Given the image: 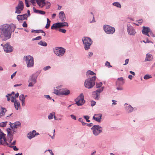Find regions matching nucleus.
Wrapping results in <instances>:
<instances>
[{
	"label": "nucleus",
	"instance_id": "a878e982",
	"mask_svg": "<svg viewBox=\"0 0 155 155\" xmlns=\"http://www.w3.org/2000/svg\"><path fill=\"white\" fill-rule=\"evenodd\" d=\"M60 25L59 23H54L51 26V28L52 29H56L58 28H60Z\"/></svg>",
	"mask_w": 155,
	"mask_h": 155
},
{
	"label": "nucleus",
	"instance_id": "f03ea898",
	"mask_svg": "<svg viewBox=\"0 0 155 155\" xmlns=\"http://www.w3.org/2000/svg\"><path fill=\"white\" fill-rule=\"evenodd\" d=\"M89 78L87 79L84 82L85 87L88 89L92 88L95 84V81L96 78V76H94L89 77Z\"/></svg>",
	"mask_w": 155,
	"mask_h": 155
},
{
	"label": "nucleus",
	"instance_id": "aec40b11",
	"mask_svg": "<svg viewBox=\"0 0 155 155\" xmlns=\"http://www.w3.org/2000/svg\"><path fill=\"white\" fill-rule=\"evenodd\" d=\"M28 17L27 14H25L23 15H18L17 18L19 21H20L26 19Z\"/></svg>",
	"mask_w": 155,
	"mask_h": 155
},
{
	"label": "nucleus",
	"instance_id": "9b49d317",
	"mask_svg": "<svg viewBox=\"0 0 155 155\" xmlns=\"http://www.w3.org/2000/svg\"><path fill=\"white\" fill-rule=\"evenodd\" d=\"M24 8L23 3L21 1H19L17 6L16 7L15 13L19 14L21 13Z\"/></svg>",
	"mask_w": 155,
	"mask_h": 155
},
{
	"label": "nucleus",
	"instance_id": "de8ad7c7",
	"mask_svg": "<svg viewBox=\"0 0 155 155\" xmlns=\"http://www.w3.org/2000/svg\"><path fill=\"white\" fill-rule=\"evenodd\" d=\"M51 67L49 66H47L43 68L44 71H46L51 68Z\"/></svg>",
	"mask_w": 155,
	"mask_h": 155
},
{
	"label": "nucleus",
	"instance_id": "f704fd0d",
	"mask_svg": "<svg viewBox=\"0 0 155 155\" xmlns=\"http://www.w3.org/2000/svg\"><path fill=\"white\" fill-rule=\"evenodd\" d=\"M55 114V113L54 112H52L48 116V118L49 119H51L53 118V116H54Z\"/></svg>",
	"mask_w": 155,
	"mask_h": 155
},
{
	"label": "nucleus",
	"instance_id": "69168bd1",
	"mask_svg": "<svg viewBox=\"0 0 155 155\" xmlns=\"http://www.w3.org/2000/svg\"><path fill=\"white\" fill-rule=\"evenodd\" d=\"M87 126L88 127H91L93 125V124L92 123H90V124H86Z\"/></svg>",
	"mask_w": 155,
	"mask_h": 155
},
{
	"label": "nucleus",
	"instance_id": "473e14b6",
	"mask_svg": "<svg viewBox=\"0 0 155 155\" xmlns=\"http://www.w3.org/2000/svg\"><path fill=\"white\" fill-rule=\"evenodd\" d=\"M53 93L57 95H61V90H58L55 89Z\"/></svg>",
	"mask_w": 155,
	"mask_h": 155
},
{
	"label": "nucleus",
	"instance_id": "a211bd4d",
	"mask_svg": "<svg viewBox=\"0 0 155 155\" xmlns=\"http://www.w3.org/2000/svg\"><path fill=\"white\" fill-rule=\"evenodd\" d=\"M11 129L8 128L7 129V137L8 138V139L9 140V142H11L12 140L13 136L12 135V131H11Z\"/></svg>",
	"mask_w": 155,
	"mask_h": 155
},
{
	"label": "nucleus",
	"instance_id": "1a4fd4ad",
	"mask_svg": "<svg viewBox=\"0 0 155 155\" xmlns=\"http://www.w3.org/2000/svg\"><path fill=\"white\" fill-rule=\"evenodd\" d=\"M104 31L107 34H113L115 31L114 28L107 25L104 27Z\"/></svg>",
	"mask_w": 155,
	"mask_h": 155
},
{
	"label": "nucleus",
	"instance_id": "a18cd8bd",
	"mask_svg": "<svg viewBox=\"0 0 155 155\" xmlns=\"http://www.w3.org/2000/svg\"><path fill=\"white\" fill-rule=\"evenodd\" d=\"M58 30L60 32H61L64 33H65L66 31V30L64 29L60 28Z\"/></svg>",
	"mask_w": 155,
	"mask_h": 155
},
{
	"label": "nucleus",
	"instance_id": "338daca9",
	"mask_svg": "<svg viewBox=\"0 0 155 155\" xmlns=\"http://www.w3.org/2000/svg\"><path fill=\"white\" fill-rule=\"evenodd\" d=\"M130 73L131 74H132V75H133L134 76H135V72L133 71H130Z\"/></svg>",
	"mask_w": 155,
	"mask_h": 155
},
{
	"label": "nucleus",
	"instance_id": "8fccbe9b",
	"mask_svg": "<svg viewBox=\"0 0 155 155\" xmlns=\"http://www.w3.org/2000/svg\"><path fill=\"white\" fill-rule=\"evenodd\" d=\"M26 5L27 7H29V5L28 4V0H25Z\"/></svg>",
	"mask_w": 155,
	"mask_h": 155
},
{
	"label": "nucleus",
	"instance_id": "2eb2a0df",
	"mask_svg": "<svg viewBox=\"0 0 155 155\" xmlns=\"http://www.w3.org/2000/svg\"><path fill=\"white\" fill-rule=\"evenodd\" d=\"M3 49L4 51L7 53L10 52L12 51V47L8 43H7L4 45Z\"/></svg>",
	"mask_w": 155,
	"mask_h": 155
},
{
	"label": "nucleus",
	"instance_id": "20e7f679",
	"mask_svg": "<svg viewBox=\"0 0 155 155\" xmlns=\"http://www.w3.org/2000/svg\"><path fill=\"white\" fill-rule=\"evenodd\" d=\"M24 59L26 61L27 66L28 67H33L34 64L33 58L30 56H26L24 58Z\"/></svg>",
	"mask_w": 155,
	"mask_h": 155
},
{
	"label": "nucleus",
	"instance_id": "dca6fc26",
	"mask_svg": "<svg viewBox=\"0 0 155 155\" xmlns=\"http://www.w3.org/2000/svg\"><path fill=\"white\" fill-rule=\"evenodd\" d=\"M102 116V114H95L93 117V119L98 122H100Z\"/></svg>",
	"mask_w": 155,
	"mask_h": 155
},
{
	"label": "nucleus",
	"instance_id": "ea45409f",
	"mask_svg": "<svg viewBox=\"0 0 155 155\" xmlns=\"http://www.w3.org/2000/svg\"><path fill=\"white\" fill-rule=\"evenodd\" d=\"M78 120L79 121L81 122V123L82 124L83 126L85 125L86 124V123L83 122V119L82 118H79L78 119Z\"/></svg>",
	"mask_w": 155,
	"mask_h": 155
},
{
	"label": "nucleus",
	"instance_id": "423d86ee",
	"mask_svg": "<svg viewBox=\"0 0 155 155\" xmlns=\"http://www.w3.org/2000/svg\"><path fill=\"white\" fill-rule=\"evenodd\" d=\"M91 129L92 130L93 134L95 136L98 135L102 132L101 127L99 125H94Z\"/></svg>",
	"mask_w": 155,
	"mask_h": 155
},
{
	"label": "nucleus",
	"instance_id": "bb28decb",
	"mask_svg": "<svg viewBox=\"0 0 155 155\" xmlns=\"http://www.w3.org/2000/svg\"><path fill=\"white\" fill-rule=\"evenodd\" d=\"M137 108L135 107L133 108L131 106L129 105L127 107V111L129 112H132L134 110H137Z\"/></svg>",
	"mask_w": 155,
	"mask_h": 155
},
{
	"label": "nucleus",
	"instance_id": "37998d69",
	"mask_svg": "<svg viewBox=\"0 0 155 155\" xmlns=\"http://www.w3.org/2000/svg\"><path fill=\"white\" fill-rule=\"evenodd\" d=\"M83 117L86 119L87 122H90V120H89V117L88 116H84Z\"/></svg>",
	"mask_w": 155,
	"mask_h": 155
},
{
	"label": "nucleus",
	"instance_id": "f3484780",
	"mask_svg": "<svg viewBox=\"0 0 155 155\" xmlns=\"http://www.w3.org/2000/svg\"><path fill=\"white\" fill-rule=\"evenodd\" d=\"M150 31V28L148 27L143 26V29L142 31V33L145 35H147L148 37H149V32Z\"/></svg>",
	"mask_w": 155,
	"mask_h": 155
},
{
	"label": "nucleus",
	"instance_id": "e433bc0d",
	"mask_svg": "<svg viewBox=\"0 0 155 155\" xmlns=\"http://www.w3.org/2000/svg\"><path fill=\"white\" fill-rule=\"evenodd\" d=\"M152 78L150 75L147 74L144 76L143 78L145 80H147Z\"/></svg>",
	"mask_w": 155,
	"mask_h": 155
},
{
	"label": "nucleus",
	"instance_id": "680f3d73",
	"mask_svg": "<svg viewBox=\"0 0 155 155\" xmlns=\"http://www.w3.org/2000/svg\"><path fill=\"white\" fill-rule=\"evenodd\" d=\"M33 10L34 12L36 13H39L40 10H38L36 9L35 8H33Z\"/></svg>",
	"mask_w": 155,
	"mask_h": 155
},
{
	"label": "nucleus",
	"instance_id": "0eeeda50",
	"mask_svg": "<svg viewBox=\"0 0 155 155\" xmlns=\"http://www.w3.org/2000/svg\"><path fill=\"white\" fill-rule=\"evenodd\" d=\"M1 131V130L0 129V145L8 146V144L6 142V139L5 138L6 135Z\"/></svg>",
	"mask_w": 155,
	"mask_h": 155
},
{
	"label": "nucleus",
	"instance_id": "6e6552de",
	"mask_svg": "<svg viewBox=\"0 0 155 155\" xmlns=\"http://www.w3.org/2000/svg\"><path fill=\"white\" fill-rule=\"evenodd\" d=\"M76 104L78 106L83 105L85 102L84 100V96L83 94H81L75 100Z\"/></svg>",
	"mask_w": 155,
	"mask_h": 155
},
{
	"label": "nucleus",
	"instance_id": "5701e85b",
	"mask_svg": "<svg viewBox=\"0 0 155 155\" xmlns=\"http://www.w3.org/2000/svg\"><path fill=\"white\" fill-rule=\"evenodd\" d=\"M38 5L41 7H43L45 6V0H36Z\"/></svg>",
	"mask_w": 155,
	"mask_h": 155
},
{
	"label": "nucleus",
	"instance_id": "864d4df0",
	"mask_svg": "<svg viewBox=\"0 0 155 155\" xmlns=\"http://www.w3.org/2000/svg\"><path fill=\"white\" fill-rule=\"evenodd\" d=\"M41 39V37L40 36H39L38 37H37L33 39L34 40H40Z\"/></svg>",
	"mask_w": 155,
	"mask_h": 155
},
{
	"label": "nucleus",
	"instance_id": "4c0bfd02",
	"mask_svg": "<svg viewBox=\"0 0 155 155\" xmlns=\"http://www.w3.org/2000/svg\"><path fill=\"white\" fill-rule=\"evenodd\" d=\"M25 99L24 95L21 94L19 96V99L21 101H25Z\"/></svg>",
	"mask_w": 155,
	"mask_h": 155
},
{
	"label": "nucleus",
	"instance_id": "b1692460",
	"mask_svg": "<svg viewBox=\"0 0 155 155\" xmlns=\"http://www.w3.org/2000/svg\"><path fill=\"white\" fill-rule=\"evenodd\" d=\"M70 93V91L68 90L65 89L61 90V95H67L69 94Z\"/></svg>",
	"mask_w": 155,
	"mask_h": 155
},
{
	"label": "nucleus",
	"instance_id": "49530a36",
	"mask_svg": "<svg viewBox=\"0 0 155 155\" xmlns=\"http://www.w3.org/2000/svg\"><path fill=\"white\" fill-rule=\"evenodd\" d=\"M149 35L150 36L149 37L151 36V37H155V35H154L153 33L151 31H150L149 32Z\"/></svg>",
	"mask_w": 155,
	"mask_h": 155
},
{
	"label": "nucleus",
	"instance_id": "5fc2aeb1",
	"mask_svg": "<svg viewBox=\"0 0 155 155\" xmlns=\"http://www.w3.org/2000/svg\"><path fill=\"white\" fill-rule=\"evenodd\" d=\"M15 97H12L11 99V101L12 102H14L15 100H16L15 99Z\"/></svg>",
	"mask_w": 155,
	"mask_h": 155
},
{
	"label": "nucleus",
	"instance_id": "ddd939ff",
	"mask_svg": "<svg viewBox=\"0 0 155 155\" xmlns=\"http://www.w3.org/2000/svg\"><path fill=\"white\" fill-rule=\"evenodd\" d=\"M103 88L98 89L95 91L93 92V96L94 98L96 100H98L99 97L100 93L102 91Z\"/></svg>",
	"mask_w": 155,
	"mask_h": 155
},
{
	"label": "nucleus",
	"instance_id": "393cba45",
	"mask_svg": "<svg viewBox=\"0 0 155 155\" xmlns=\"http://www.w3.org/2000/svg\"><path fill=\"white\" fill-rule=\"evenodd\" d=\"M6 111V109L5 108L0 107V118L5 115Z\"/></svg>",
	"mask_w": 155,
	"mask_h": 155
},
{
	"label": "nucleus",
	"instance_id": "9d476101",
	"mask_svg": "<svg viewBox=\"0 0 155 155\" xmlns=\"http://www.w3.org/2000/svg\"><path fill=\"white\" fill-rule=\"evenodd\" d=\"M36 78L37 76L35 74H33L31 76L28 81L29 83L28 86H33L36 83Z\"/></svg>",
	"mask_w": 155,
	"mask_h": 155
},
{
	"label": "nucleus",
	"instance_id": "774afa93",
	"mask_svg": "<svg viewBox=\"0 0 155 155\" xmlns=\"http://www.w3.org/2000/svg\"><path fill=\"white\" fill-rule=\"evenodd\" d=\"M93 54V53L92 52H89V56L90 57H91Z\"/></svg>",
	"mask_w": 155,
	"mask_h": 155
},
{
	"label": "nucleus",
	"instance_id": "6ab92c4d",
	"mask_svg": "<svg viewBox=\"0 0 155 155\" xmlns=\"http://www.w3.org/2000/svg\"><path fill=\"white\" fill-rule=\"evenodd\" d=\"M39 134L36 133V131L35 130H33L31 132L29 133L27 135L28 137L30 139L34 137L35 135H38Z\"/></svg>",
	"mask_w": 155,
	"mask_h": 155
},
{
	"label": "nucleus",
	"instance_id": "e2e57ef3",
	"mask_svg": "<svg viewBox=\"0 0 155 155\" xmlns=\"http://www.w3.org/2000/svg\"><path fill=\"white\" fill-rule=\"evenodd\" d=\"M48 151H49V152H50V154H51V155H54V154L52 152V151L51 150H48Z\"/></svg>",
	"mask_w": 155,
	"mask_h": 155
},
{
	"label": "nucleus",
	"instance_id": "4d7b16f0",
	"mask_svg": "<svg viewBox=\"0 0 155 155\" xmlns=\"http://www.w3.org/2000/svg\"><path fill=\"white\" fill-rule=\"evenodd\" d=\"M12 147L13 148V150L15 151H17L18 150V149L15 146H13Z\"/></svg>",
	"mask_w": 155,
	"mask_h": 155
},
{
	"label": "nucleus",
	"instance_id": "09e8293b",
	"mask_svg": "<svg viewBox=\"0 0 155 155\" xmlns=\"http://www.w3.org/2000/svg\"><path fill=\"white\" fill-rule=\"evenodd\" d=\"M112 101L113 102V103H112V106L117 104V101H116L114 100H112Z\"/></svg>",
	"mask_w": 155,
	"mask_h": 155
},
{
	"label": "nucleus",
	"instance_id": "c9c22d12",
	"mask_svg": "<svg viewBox=\"0 0 155 155\" xmlns=\"http://www.w3.org/2000/svg\"><path fill=\"white\" fill-rule=\"evenodd\" d=\"M51 4L50 2H45V6H46V8L47 9H48L50 8Z\"/></svg>",
	"mask_w": 155,
	"mask_h": 155
},
{
	"label": "nucleus",
	"instance_id": "f257e3e1",
	"mask_svg": "<svg viewBox=\"0 0 155 155\" xmlns=\"http://www.w3.org/2000/svg\"><path fill=\"white\" fill-rule=\"evenodd\" d=\"M16 28L15 25L13 24L4 25L2 28V32L0 37L4 40L10 38L12 33L14 31Z\"/></svg>",
	"mask_w": 155,
	"mask_h": 155
},
{
	"label": "nucleus",
	"instance_id": "c756f323",
	"mask_svg": "<svg viewBox=\"0 0 155 155\" xmlns=\"http://www.w3.org/2000/svg\"><path fill=\"white\" fill-rule=\"evenodd\" d=\"M59 23L60 25V28L63 27L65 26H68V24L67 22Z\"/></svg>",
	"mask_w": 155,
	"mask_h": 155
},
{
	"label": "nucleus",
	"instance_id": "4be33fe9",
	"mask_svg": "<svg viewBox=\"0 0 155 155\" xmlns=\"http://www.w3.org/2000/svg\"><path fill=\"white\" fill-rule=\"evenodd\" d=\"M59 17L60 19L62 21H64L65 19V16L63 11L60 12L59 14Z\"/></svg>",
	"mask_w": 155,
	"mask_h": 155
},
{
	"label": "nucleus",
	"instance_id": "cd10ccee",
	"mask_svg": "<svg viewBox=\"0 0 155 155\" xmlns=\"http://www.w3.org/2000/svg\"><path fill=\"white\" fill-rule=\"evenodd\" d=\"M153 59V56L150 54H147L145 60V61H150Z\"/></svg>",
	"mask_w": 155,
	"mask_h": 155
},
{
	"label": "nucleus",
	"instance_id": "412c9836",
	"mask_svg": "<svg viewBox=\"0 0 155 155\" xmlns=\"http://www.w3.org/2000/svg\"><path fill=\"white\" fill-rule=\"evenodd\" d=\"M20 125L21 123L19 122H17L14 124H12L11 127L12 129H15L19 127H20Z\"/></svg>",
	"mask_w": 155,
	"mask_h": 155
},
{
	"label": "nucleus",
	"instance_id": "13d9d810",
	"mask_svg": "<svg viewBox=\"0 0 155 155\" xmlns=\"http://www.w3.org/2000/svg\"><path fill=\"white\" fill-rule=\"evenodd\" d=\"M16 71L13 74H12L11 76V78L12 79L15 76L16 74Z\"/></svg>",
	"mask_w": 155,
	"mask_h": 155
},
{
	"label": "nucleus",
	"instance_id": "58836bf2",
	"mask_svg": "<svg viewBox=\"0 0 155 155\" xmlns=\"http://www.w3.org/2000/svg\"><path fill=\"white\" fill-rule=\"evenodd\" d=\"M7 122H5L0 123V126L2 127H5L6 125Z\"/></svg>",
	"mask_w": 155,
	"mask_h": 155
},
{
	"label": "nucleus",
	"instance_id": "c85d7f7f",
	"mask_svg": "<svg viewBox=\"0 0 155 155\" xmlns=\"http://www.w3.org/2000/svg\"><path fill=\"white\" fill-rule=\"evenodd\" d=\"M14 106L15 108L17 110H18V108L20 107V105L19 102H18L17 100H15L14 102Z\"/></svg>",
	"mask_w": 155,
	"mask_h": 155
},
{
	"label": "nucleus",
	"instance_id": "6e6d98bb",
	"mask_svg": "<svg viewBox=\"0 0 155 155\" xmlns=\"http://www.w3.org/2000/svg\"><path fill=\"white\" fill-rule=\"evenodd\" d=\"M38 31H39L38 30H32L31 31V32L35 33H39Z\"/></svg>",
	"mask_w": 155,
	"mask_h": 155
},
{
	"label": "nucleus",
	"instance_id": "7ed1b4c3",
	"mask_svg": "<svg viewBox=\"0 0 155 155\" xmlns=\"http://www.w3.org/2000/svg\"><path fill=\"white\" fill-rule=\"evenodd\" d=\"M82 40L84 45V49L86 50L89 49L92 43L91 38L88 37H84Z\"/></svg>",
	"mask_w": 155,
	"mask_h": 155
},
{
	"label": "nucleus",
	"instance_id": "a19ab883",
	"mask_svg": "<svg viewBox=\"0 0 155 155\" xmlns=\"http://www.w3.org/2000/svg\"><path fill=\"white\" fill-rule=\"evenodd\" d=\"M87 73L88 74H89L90 75H93L94 74L95 75H96L95 73H94L93 72L90 71L89 70L87 71Z\"/></svg>",
	"mask_w": 155,
	"mask_h": 155
},
{
	"label": "nucleus",
	"instance_id": "603ef678",
	"mask_svg": "<svg viewBox=\"0 0 155 155\" xmlns=\"http://www.w3.org/2000/svg\"><path fill=\"white\" fill-rule=\"evenodd\" d=\"M96 104V102L94 101H91V105L92 106H93L95 105Z\"/></svg>",
	"mask_w": 155,
	"mask_h": 155
},
{
	"label": "nucleus",
	"instance_id": "052dcab7",
	"mask_svg": "<svg viewBox=\"0 0 155 155\" xmlns=\"http://www.w3.org/2000/svg\"><path fill=\"white\" fill-rule=\"evenodd\" d=\"M39 13L41 14H45V12L44 11L40 10Z\"/></svg>",
	"mask_w": 155,
	"mask_h": 155
},
{
	"label": "nucleus",
	"instance_id": "3c124183",
	"mask_svg": "<svg viewBox=\"0 0 155 155\" xmlns=\"http://www.w3.org/2000/svg\"><path fill=\"white\" fill-rule=\"evenodd\" d=\"M22 26L23 27L25 28H26L27 27V24L26 23L25 21L22 24Z\"/></svg>",
	"mask_w": 155,
	"mask_h": 155
},
{
	"label": "nucleus",
	"instance_id": "39448f33",
	"mask_svg": "<svg viewBox=\"0 0 155 155\" xmlns=\"http://www.w3.org/2000/svg\"><path fill=\"white\" fill-rule=\"evenodd\" d=\"M65 52V49L61 47H56L54 51V53L59 57L63 56Z\"/></svg>",
	"mask_w": 155,
	"mask_h": 155
},
{
	"label": "nucleus",
	"instance_id": "0e129e2a",
	"mask_svg": "<svg viewBox=\"0 0 155 155\" xmlns=\"http://www.w3.org/2000/svg\"><path fill=\"white\" fill-rule=\"evenodd\" d=\"M143 21L142 19H140L138 20V23H139L140 24L142 23L143 22Z\"/></svg>",
	"mask_w": 155,
	"mask_h": 155
},
{
	"label": "nucleus",
	"instance_id": "f8f14e48",
	"mask_svg": "<svg viewBox=\"0 0 155 155\" xmlns=\"http://www.w3.org/2000/svg\"><path fill=\"white\" fill-rule=\"evenodd\" d=\"M124 84L123 79L122 78H120L118 79L116 82L117 88L118 90H121L122 88L121 86Z\"/></svg>",
	"mask_w": 155,
	"mask_h": 155
},
{
	"label": "nucleus",
	"instance_id": "79ce46f5",
	"mask_svg": "<svg viewBox=\"0 0 155 155\" xmlns=\"http://www.w3.org/2000/svg\"><path fill=\"white\" fill-rule=\"evenodd\" d=\"M105 65L108 68L111 67L112 66L110 65V63L109 62L107 61L105 64Z\"/></svg>",
	"mask_w": 155,
	"mask_h": 155
},
{
	"label": "nucleus",
	"instance_id": "7c9ffc66",
	"mask_svg": "<svg viewBox=\"0 0 155 155\" xmlns=\"http://www.w3.org/2000/svg\"><path fill=\"white\" fill-rule=\"evenodd\" d=\"M113 5L114 6H116L117 8H120L121 5L120 3L117 2H115L113 3Z\"/></svg>",
	"mask_w": 155,
	"mask_h": 155
},
{
	"label": "nucleus",
	"instance_id": "c03bdc74",
	"mask_svg": "<svg viewBox=\"0 0 155 155\" xmlns=\"http://www.w3.org/2000/svg\"><path fill=\"white\" fill-rule=\"evenodd\" d=\"M102 83L101 82L99 83H97L96 84V87L97 88H99L102 86Z\"/></svg>",
	"mask_w": 155,
	"mask_h": 155
},
{
	"label": "nucleus",
	"instance_id": "4468645a",
	"mask_svg": "<svg viewBox=\"0 0 155 155\" xmlns=\"http://www.w3.org/2000/svg\"><path fill=\"white\" fill-rule=\"evenodd\" d=\"M127 30L128 34L130 35H134L136 33L135 30L132 26H128Z\"/></svg>",
	"mask_w": 155,
	"mask_h": 155
},
{
	"label": "nucleus",
	"instance_id": "bf43d9fd",
	"mask_svg": "<svg viewBox=\"0 0 155 155\" xmlns=\"http://www.w3.org/2000/svg\"><path fill=\"white\" fill-rule=\"evenodd\" d=\"M71 117L73 119H74V120H76V117L74 115H71Z\"/></svg>",
	"mask_w": 155,
	"mask_h": 155
},
{
	"label": "nucleus",
	"instance_id": "72a5a7b5",
	"mask_svg": "<svg viewBox=\"0 0 155 155\" xmlns=\"http://www.w3.org/2000/svg\"><path fill=\"white\" fill-rule=\"evenodd\" d=\"M51 21H50L49 19L48 18H47V24L45 26V28L47 29H48L50 26V24Z\"/></svg>",
	"mask_w": 155,
	"mask_h": 155
},
{
	"label": "nucleus",
	"instance_id": "2f4dec72",
	"mask_svg": "<svg viewBox=\"0 0 155 155\" xmlns=\"http://www.w3.org/2000/svg\"><path fill=\"white\" fill-rule=\"evenodd\" d=\"M38 44L41 46H46L47 45V44L46 42L42 41L39 42Z\"/></svg>",
	"mask_w": 155,
	"mask_h": 155
}]
</instances>
